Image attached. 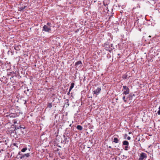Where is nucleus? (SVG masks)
I'll list each match as a JSON object with an SVG mask.
<instances>
[{
	"label": "nucleus",
	"mask_w": 160,
	"mask_h": 160,
	"mask_svg": "<svg viewBox=\"0 0 160 160\" xmlns=\"http://www.w3.org/2000/svg\"><path fill=\"white\" fill-rule=\"evenodd\" d=\"M52 107V103H48V104L47 108H51Z\"/></svg>",
	"instance_id": "obj_20"
},
{
	"label": "nucleus",
	"mask_w": 160,
	"mask_h": 160,
	"mask_svg": "<svg viewBox=\"0 0 160 160\" xmlns=\"http://www.w3.org/2000/svg\"><path fill=\"white\" fill-rule=\"evenodd\" d=\"M68 134V133H67L66 134L65 133H64L63 135V137L64 138V139L67 138V135Z\"/></svg>",
	"instance_id": "obj_24"
},
{
	"label": "nucleus",
	"mask_w": 160,
	"mask_h": 160,
	"mask_svg": "<svg viewBox=\"0 0 160 160\" xmlns=\"http://www.w3.org/2000/svg\"><path fill=\"white\" fill-rule=\"evenodd\" d=\"M26 6H24L23 7H22L19 8V11H23V10L25 9L26 8Z\"/></svg>",
	"instance_id": "obj_22"
},
{
	"label": "nucleus",
	"mask_w": 160,
	"mask_h": 160,
	"mask_svg": "<svg viewBox=\"0 0 160 160\" xmlns=\"http://www.w3.org/2000/svg\"><path fill=\"white\" fill-rule=\"evenodd\" d=\"M21 46L19 45H17L15 44L14 46V48L16 51H18L20 50Z\"/></svg>",
	"instance_id": "obj_10"
},
{
	"label": "nucleus",
	"mask_w": 160,
	"mask_h": 160,
	"mask_svg": "<svg viewBox=\"0 0 160 160\" xmlns=\"http://www.w3.org/2000/svg\"><path fill=\"white\" fill-rule=\"evenodd\" d=\"M119 139H118V138L116 137H114V138L113 142L114 143H117L119 142Z\"/></svg>",
	"instance_id": "obj_13"
},
{
	"label": "nucleus",
	"mask_w": 160,
	"mask_h": 160,
	"mask_svg": "<svg viewBox=\"0 0 160 160\" xmlns=\"http://www.w3.org/2000/svg\"><path fill=\"white\" fill-rule=\"evenodd\" d=\"M147 154L144 152H141L139 155V158L138 160H144L147 158Z\"/></svg>",
	"instance_id": "obj_5"
},
{
	"label": "nucleus",
	"mask_w": 160,
	"mask_h": 160,
	"mask_svg": "<svg viewBox=\"0 0 160 160\" xmlns=\"http://www.w3.org/2000/svg\"><path fill=\"white\" fill-rule=\"evenodd\" d=\"M104 45L105 49L106 50L110 52V51L112 50V49L110 48V46L109 45L104 44Z\"/></svg>",
	"instance_id": "obj_9"
},
{
	"label": "nucleus",
	"mask_w": 160,
	"mask_h": 160,
	"mask_svg": "<svg viewBox=\"0 0 160 160\" xmlns=\"http://www.w3.org/2000/svg\"><path fill=\"white\" fill-rule=\"evenodd\" d=\"M10 79H12V78H10Z\"/></svg>",
	"instance_id": "obj_39"
},
{
	"label": "nucleus",
	"mask_w": 160,
	"mask_h": 160,
	"mask_svg": "<svg viewBox=\"0 0 160 160\" xmlns=\"http://www.w3.org/2000/svg\"><path fill=\"white\" fill-rule=\"evenodd\" d=\"M65 103L68 105V106H69V100L68 99H66L65 100Z\"/></svg>",
	"instance_id": "obj_21"
},
{
	"label": "nucleus",
	"mask_w": 160,
	"mask_h": 160,
	"mask_svg": "<svg viewBox=\"0 0 160 160\" xmlns=\"http://www.w3.org/2000/svg\"><path fill=\"white\" fill-rule=\"evenodd\" d=\"M70 94V92H69H69H68L67 94L68 95H69Z\"/></svg>",
	"instance_id": "obj_31"
},
{
	"label": "nucleus",
	"mask_w": 160,
	"mask_h": 160,
	"mask_svg": "<svg viewBox=\"0 0 160 160\" xmlns=\"http://www.w3.org/2000/svg\"><path fill=\"white\" fill-rule=\"evenodd\" d=\"M122 94L123 95H127L129 93L130 90L126 86H123Z\"/></svg>",
	"instance_id": "obj_4"
},
{
	"label": "nucleus",
	"mask_w": 160,
	"mask_h": 160,
	"mask_svg": "<svg viewBox=\"0 0 160 160\" xmlns=\"http://www.w3.org/2000/svg\"><path fill=\"white\" fill-rule=\"evenodd\" d=\"M125 98H125V96H123L122 97V99L124 101V102H127V100H126Z\"/></svg>",
	"instance_id": "obj_28"
},
{
	"label": "nucleus",
	"mask_w": 160,
	"mask_h": 160,
	"mask_svg": "<svg viewBox=\"0 0 160 160\" xmlns=\"http://www.w3.org/2000/svg\"><path fill=\"white\" fill-rule=\"evenodd\" d=\"M135 96V95L134 94L131 93L128 95V98L129 100H132L133 99V97Z\"/></svg>",
	"instance_id": "obj_11"
},
{
	"label": "nucleus",
	"mask_w": 160,
	"mask_h": 160,
	"mask_svg": "<svg viewBox=\"0 0 160 160\" xmlns=\"http://www.w3.org/2000/svg\"><path fill=\"white\" fill-rule=\"evenodd\" d=\"M128 76H129V75H130V74H128Z\"/></svg>",
	"instance_id": "obj_40"
},
{
	"label": "nucleus",
	"mask_w": 160,
	"mask_h": 160,
	"mask_svg": "<svg viewBox=\"0 0 160 160\" xmlns=\"http://www.w3.org/2000/svg\"><path fill=\"white\" fill-rule=\"evenodd\" d=\"M70 126H71V124H70V125H69Z\"/></svg>",
	"instance_id": "obj_38"
},
{
	"label": "nucleus",
	"mask_w": 160,
	"mask_h": 160,
	"mask_svg": "<svg viewBox=\"0 0 160 160\" xmlns=\"http://www.w3.org/2000/svg\"><path fill=\"white\" fill-rule=\"evenodd\" d=\"M67 138H64L63 141V142H64L65 143H68L69 142V139L70 137L68 135H67Z\"/></svg>",
	"instance_id": "obj_12"
},
{
	"label": "nucleus",
	"mask_w": 160,
	"mask_h": 160,
	"mask_svg": "<svg viewBox=\"0 0 160 160\" xmlns=\"http://www.w3.org/2000/svg\"><path fill=\"white\" fill-rule=\"evenodd\" d=\"M82 63L81 61H78V62H76L75 63V66H78L79 65H81L82 64Z\"/></svg>",
	"instance_id": "obj_17"
},
{
	"label": "nucleus",
	"mask_w": 160,
	"mask_h": 160,
	"mask_svg": "<svg viewBox=\"0 0 160 160\" xmlns=\"http://www.w3.org/2000/svg\"><path fill=\"white\" fill-rule=\"evenodd\" d=\"M51 30V26L48 27L47 25H44L43 27V31L49 32Z\"/></svg>",
	"instance_id": "obj_7"
},
{
	"label": "nucleus",
	"mask_w": 160,
	"mask_h": 160,
	"mask_svg": "<svg viewBox=\"0 0 160 160\" xmlns=\"http://www.w3.org/2000/svg\"><path fill=\"white\" fill-rule=\"evenodd\" d=\"M127 136V134H125V136Z\"/></svg>",
	"instance_id": "obj_35"
},
{
	"label": "nucleus",
	"mask_w": 160,
	"mask_h": 160,
	"mask_svg": "<svg viewBox=\"0 0 160 160\" xmlns=\"http://www.w3.org/2000/svg\"><path fill=\"white\" fill-rule=\"evenodd\" d=\"M77 128L79 130H82V127L80 125H78L77 126Z\"/></svg>",
	"instance_id": "obj_19"
},
{
	"label": "nucleus",
	"mask_w": 160,
	"mask_h": 160,
	"mask_svg": "<svg viewBox=\"0 0 160 160\" xmlns=\"http://www.w3.org/2000/svg\"><path fill=\"white\" fill-rule=\"evenodd\" d=\"M131 139V137L129 136H128V137H127V139L128 140H130Z\"/></svg>",
	"instance_id": "obj_29"
},
{
	"label": "nucleus",
	"mask_w": 160,
	"mask_h": 160,
	"mask_svg": "<svg viewBox=\"0 0 160 160\" xmlns=\"http://www.w3.org/2000/svg\"><path fill=\"white\" fill-rule=\"evenodd\" d=\"M15 133L17 135L24 134L26 133L25 128L23 126L20 125L19 126L15 125Z\"/></svg>",
	"instance_id": "obj_1"
},
{
	"label": "nucleus",
	"mask_w": 160,
	"mask_h": 160,
	"mask_svg": "<svg viewBox=\"0 0 160 160\" xmlns=\"http://www.w3.org/2000/svg\"><path fill=\"white\" fill-rule=\"evenodd\" d=\"M27 150V148H22L21 150V151L22 152H25L26 150Z\"/></svg>",
	"instance_id": "obj_23"
},
{
	"label": "nucleus",
	"mask_w": 160,
	"mask_h": 160,
	"mask_svg": "<svg viewBox=\"0 0 160 160\" xmlns=\"http://www.w3.org/2000/svg\"><path fill=\"white\" fill-rule=\"evenodd\" d=\"M5 144H6V145H7V141H6V140H5Z\"/></svg>",
	"instance_id": "obj_32"
},
{
	"label": "nucleus",
	"mask_w": 160,
	"mask_h": 160,
	"mask_svg": "<svg viewBox=\"0 0 160 160\" xmlns=\"http://www.w3.org/2000/svg\"><path fill=\"white\" fill-rule=\"evenodd\" d=\"M51 23L49 22H47V25L48 27L51 26Z\"/></svg>",
	"instance_id": "obj_27"
},
{
	"label": "nucleus",
	"mask_w": 160,
	"mask_h": 160,
	"mask_svg": "<svg viewBox=\"0 0 160 160\" xmlns=\"http://www.w3.org/2000/svg\"><path fill=\"white\" fill-rule=\"evenodd\" d=\"M19 154L20 155L19 158L20 159H22V160L25 159L27 158L30 155V154L29 153L26 154H22L20 152H19Z\"/></svg>",
	"instance_id": "obj_2"
},
{
	"label": "nucleus",
	"mask_w": 160,
	"mask_h": 160,
	"mask_svg": "<svg viewBox=\"0 0 160 160\" xmlns=\"http://www.w3.org/2000/svg\"><path fill=\"white\" fill-rule=\"evenodd\" d=\"M15 125H12L11 126V128H8L7 130L8 133L12 134V133H14V132L15 133Z\"/></svg>",
	"instance_id": "obj_3"
},
{
	"label": "nucleus",
	"mask_w": 160,
	"mask_h": 160,
	"mask_svg": "<svg viewBox=\"0 0 160 160\" xmlns=\"http://www.w3.org/2000/svg\"><path fill=\"white\" fill-rule=\"evenodd\" d=\"M124 149L126 151H127L128 150V145L125 146Z\"/></svg>",
	"instance_id": "obj_25"
},
{
	"label": "nucleus",
	"mask_w": 160,
	"mask_h": 160,
	"mask_svg": "<svg viewBox=\"0 0 160 160\" xmlns=\"http://www.w3.org/2000/svg\"><path fill=\"white\" fill-rule=\"evenodd\" d=\"M101 90V88L100 87H98L96 90L93 91V94L98 95L99 93Z\"/></svg>",
	"instance_id": "obj_8"
},
{
	"label": "nucleus",
	"mask_w": 160,
	"mask_h": 160,
	"mask_svg": "<svg viewBox=\"0 0 160 160\" xmlns=\"http://www.w3.org/2000/svg\"><path fill=\"white\" fill-rule=\"evenodd\" d=\"M104 6H106V5H107V4H106V5H105V4H104Z\"/></svg>",
	"instance_id": "obj_33"
},
{
	"label": "nucleus",
	"mask_w": 160,
	"mask_h": 160,
	"mask_svg": "<svg viewBox=\"0 0 160 160\" xmlns=\"http://www.w3.org/2000/svg\"><path fill=\"white\" fill-rule=\"evenodd\" d=\"M13 75H14L15 77L18 76H19V73L18 72H13Z\"/></svg>",
	"instance_id": "obj_15"
},
{
	"label": "nucleus",
	"mask_w": 160,
	"mask_h": 160,
	"mask_svg": "<svg viewBox=\"0 0 160 160\" xmlns=\"http://www.w3.org/2000/svg\"><path fill=\"white\" fill-rule=\"evenodd\" d=\"M159 110L158 111L157 113L158 115H160V106L158 108Z\"/></svg>",
	"instance_id": "obj_26"
},
{
	"label": "nucleus",
	"mask_w": 160,
	"mask_h": 160,
	"mask_svg": "<svg viewBox=\"0 0 160 160\" xmlns=\"http://www.w3.org/2000/svg\"><path fill=\"white\" fill-rule=\"evenodd\" d=\"M30 92L31 91H30V90L28 88L27 89V90H25L24 91V93L28 96L29 94H30Z\"/></svg>",
	"instance_id": "obj_14"
},
{
	"label": "nucleus",
	"mask_w": 160,
	"mask_h": 160,
	"mask_svg": "<svg viewBox=\"0 0 160 160\" xmlns=\"http://www.w3.org/2000/svg\"><path fill=\"white\" fill-rule=\"evenodd\" d=\"M129 142L127 141H124L123 142V145L127 146L128 145Z\"/></svg>",
	"instance_id": "obj_18"
},
{
	"label": "nucleus",
	"mask_w": 160,
	"mask_h": 160,
	"mask_svg": "<svg viewBox=\"0 0 160 160\" xmlns=\"http://www.w3.org/2000/svg\"><path fill=\"white\" fill-rule=\"evenodd\" d=\"M75 84L74 82H72L69 88V92H70L72 89L73 88Z\"/></svg>",
	"instance_id": "obj_16"
},
{
	"label": "nucleus",
	"mask_w": 160,
	"mask_h": 160,
	"mask_svg": "<svg viewBox=\"0 0 160 160\" xmlns=\"http://www.w3.org/2000/svg\"><path fill=\"white\" fill-rule=\"evenodd\" d=\"M109 148H111V147L110 146L109 147Z\"/></svg>",
	"instance_id": "obj_34"
},
{
	"label": "nucleus",
	"mask_w": 160,
	"mask_h": 160,
	"mask_svg": "<svg viewBox=\"0 0 160 160\" xmlns=\"http://www.w3.org/2000/svg\"><path fill=\"white\" fill-rule=\"evenodd\" d=\"M26 103V101L25 102V103H24V104H25V103Z\"/></svg>",
	"instance_id": "obj_37"
},
{
	"label": "nucleus",
	"mask_w": 160,
	"mask_h": 160,
	"mask_svg": "<svg viewBox=\"0 0 160 160\" xmlns=\"http://www.w3.org/2000/svg\"><path fill=\"white\" fill-rule=\"evenodd\" d=\"M131 74V73L129 72H127L126 73L122 75V78L123 79H125L127 78H128L131 77V76L129 75L128 74Z\"/></svg>",
	"instance_id": "obj_6"
},
{
	"label": "nucleus",
	"mask_w": 160,
	"mask_h": 160,
	"mask_svg": "<svg viewBox=\"0 0 160 160\" xmlns=\"http://www.w3.org/2000/svg\"><path fill=\"white\" fill-rule=\"evenodd\" d=\"M11 78H13V76H12L11 77Z\"/></svg>",
	"instance_id": "obj_36"
},
{
	"label": "nucleus",
	"mask_w": 160,
	"mask_h": 160,
	"mask_svg": "<svg viewBox=\"0 0 160 160\" xmlns=\"http://www.w3.org/2000/svg\"><path fill=\"white\" fill-rule=\"evenodd\" d=\"M10 74H9V75H13V72H10Z\"/></svg>",
	"instance_id": "obj_30"
}]
</instances>
